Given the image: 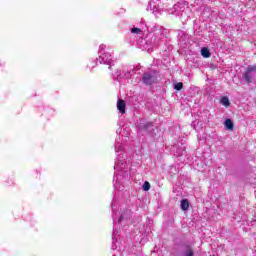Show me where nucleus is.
Instances as JSON below:
<instances>
[{
  "label": "nucleus",
  "instance_id": "nucleus-1",
  "mask_svg": "<svg viewBox=\"0 0 256 256\" xmlns=\"http://www.w3.org/2000/svg\"><path fill=\"white\" fill-rule=\"evenodd\" d=\"M123 137L116 138L114 149L117 155V159L114 164V178L113 185L115 189H121L117 185H123V179H129V164L127 163V155H125V151L123 150Z\"/></svg>",
  "mask_w": 256,
  "mask_h": 256
},
{
  "label": "nucleus",
  "instance_id": "nucleus-2",
  "mask_svg": "<svg viewBox=\"0 0 256 256\" xmlns=\"http://www.w3.org/2000/svg\"><path fill=\"white\" fill-rule=\"evenodd\" d=\"M132 213L131 210L126 209L119 213H117V201H112V218H113V234H112V249L114 250L113 256H121V246L119 243V236L121 233L119 232L120 225H127L129 221H131Z\"/></svg>",
  "mask_w": 256,
  "mask_h": 256
},
{
  "label": "nucleus",
  "instance_id": "nucleus-3",
  "mask_svg": "<svg viewBox=\"0 0 256 256\" xmlns=\"http://www.w3.org/2000/svg\"><path fill=\"white\" fill-rule=\"evenodd\" d=\"M98 55V58L91 60L88 67L93 69L97 63H100V65H109V69H111V67L114 65L113 52H111V49L107 48L105 44H101L99 46Z\"/></svg>",
  "mask_w": 256,
  "mask_h": 256
},
{
  "label": "nucleus",
  "instance_id": "nucleus-4",
  "mask_svg": "<svg viewBox=\"0 0 256 256\" xmlns=\"http://www.w3.org/2000/svg\"><path fill=\"white\" fill-rule=\"evenodd\" d=\"M133 73H135V67L125 65L114 73V78L117 79V81H121V79H131V77H133Z\"/></svg>",
  "mask_w": 256,
  "mask_h": 256
},
{
  "label": "nucleus",
  "instance_id": "nucleus-5",
  "mask_svg": "<svg viewBox=\"0 0 256 256\" xmlns=\"http://www.w3.org/2000/svg\"><path fill=\"white\" fill-rule=\"evenodd\" d=\"M256 66H249L247 71L243 74L244 80L248 83H252L253 78L255 77Z\"/></svg>",
  "mask_w": 256,
  "mask_h": 256
},
{
  "label": "nucleus",
  "instance_id": "nucleus-6",
  "mask_svg": "<svg viewBox=\"0 0 256 256\" xmlns=\"http://www.w3.org/2000/svg\"><path fill=\"white\" fill-rule=\"evenodd\" d=\"M141 81L144 85H153L155 81V75H153L151 72H145Z\"/></svg>",
  "mask_w": 256,
  "mask_h": 256
},
{
  "label": "nucleus",
  "instance_id": "nucleus-7",
  "mask_svg": "<svg viewBox=\"0 0 256 256\" xmlns=\"http://www.w3.org/2000/svg\"><path fill=\"white\" fill-rule=\"evenodd\" d=\"M152 128H153V122H140L137 125V129L140 133L150 132Z\"/></svg>",
  "mask_w": 256,
  "mask_h": 256
},
{
  "label": "nucleus",
  "instance_id": "nucleus-8",
  "mask_svg": "<svg viewBox=\"0 0 256 256\" xmlns=\"http://www.w3.org/2000/svg\"><path fill=\"white\" fill-rule=\"evenodd\" d=\"M147 11H151L154 15H158L159 13V2L157 0H150Z\"/></svg>",
  "mask_w": 256,
  "mask_h": 256
},
{
  "label": "nucleus",
  "instance_id": "nucleus-9",
  "mask_svg": "<svg viewBox=\"0 0 256 256\" xmlns=\"http://www.w3.org/2000/svg\"><path fill=\"white\" fill-rule=\"evenodd\" d=\"M125 107H126L125 101L124 100H118V102H117L118 111H120L122 114L125 113Z\"/></svg>",
  "mask_w": 256,
  "mask_h": 256
},
{
  "label": "nucleus",
  "instance_id": "nucleus-10",
  "mask_svg": "<svg viewBox=\"0 0 256 256\" xmlns=\"http://www.w3.org/2000/svg\"><path fill=\"white\" fill-rule=\"evenodd\" d=\"M224 126L226 127V129H228V131H233V120L231 119H226L225 122H224Z\"/></svg>",
  "mask_w": 256,
  "mask_h": 256
},
{
  "label": "nucleus",
  "instance_id": "nucleus-11",
  "mask_svg": "<svg viewBox=\"0 0 256 256\" xmlns=\"http://www.w3.org/2000/svg\"><path fill=\"white\" fill-rule=\"evenodd\" d=\"M182 211H187L189 209V201L187 199H183L180 204Z\"/></svg>",
  "mask_w": 256,
  "mask_h": 256
},
{
  "label": "nucleus",
  "instance_id": "nucleus-12",
  "mask_svg": "<svg viewBox=\"0 0 256 256\" xmlns=\"http://www.w3.org/2000/svg\"><path fill=\"white\" fill-rule=\"evenodd\" d=\"M221 105H224V107H229L231 105V102L229 101V97L223 96L220 100Z\"/></svg>",
  "mask_w": 256,
  "mask_h": 256
},
{
  "label": "nucleus",
  "instance_id": "nucleus-13",
  "mask_svg": "<svg viewBox=\"0 0 256 256\" xmlns=\"http://www.w3.org/2000/svg\"><path fill=\"white\" fill-rule=\"evenodd\" d=\"M145 28H137V27H134L131 29V33H133L134 35H143V30Z\"/></svg>",
  "mask_w": 256,
  "mask_h": 256
},
{
  "label": "nucleus",
  "instance_id": "nucleus-14",
  "mask_svg": "<svg viewBox=\"0 0 256 256\" xmlns=\"http://www.w3.org/2000/svg\"><path fill=\"white\" fill-rule=\"evenodd\" d=\"M201 55H202V57L207 59V58L211 57V52H209L208 48H202L201 49Z\"/></svg>",
  "mask_w": 256,
  "mask_h": 256
},
{
  "label": "nucleus",
  "instance_id": "nucleus-15",
  "mask_svg": "<svg viewBox=\"0 0 256 256\" xmlns=\"http://www.w3.org/2000/svg\"><path fill=\"white\" fill-rule=\"evenodd\" d=\"M149 189H151V184L145 181L143 184V191H149Z\"/></svg>",
  "mask_w": 256,
  "mask_h": 256
},
{
  "label": "nucleus",
  "instance_id": "nucleus-16",
  "mask_svg": "<svg viewBox=\"0 0 256 256\" xmlns=\"http://www.w3.org/2000/svg\"><path fill=\"white\" fill-rule=\"evenodd\" d=\"M174 89L176 91H181L183 89V83L179 82V83L175 84Z\"/></svg>",
  "mask_w": 256,
  "mask_h": 256
},
{
  "label": "nucleus",
  "instance_id": "nucleus-17",
  "mask_svg": "<svg viewBox=\"0 0 256 256\" xmlns=\"http://www.w3.org/2000/svg\"><path fill=\"white\" fill-rule=\"evenodd\" d=\"M159 43V39L155 38L153 41V45H157Z\"/></svg>",
  "mask_w": 256,
  "mask_h": 256
},
{
  "label": "nucleus",
  "instance_id": "nucleus-18",
  "mask_svg": "<svg viewBox=\"0 0 256 256\" xmlns=\"http://www.w3.org/2000/svg\"><path fill=\"white\" fill-rule=\"evenodd\" d=\"M154 31H157V26L154 27Z\"/></svg>",
  "mask_w": 256,
  "mask_h": 256
},
{
  "label": "nucleus",
  "instance_id": "nucleus-19",
  "mask_svg": "<svg viewBox=\"0 0 256 256\" xmlns=\"http://www.w3.org/2000/svg\"><path fill=\"white\" fill-rule=\"evenodd\" d=\"M143 41H144L143 39L140 41V43H142V45H143Z\"/></svg>",
  "mask_w": 256,
  "mask_h": 256
}]
</instances>
